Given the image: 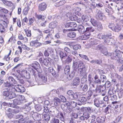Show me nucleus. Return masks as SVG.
<instances>
[{"label":"nucleus","mask_w":123,"mask_h":123,"mask_svg":"<svg viewBox=\"0 0 123 123\" xmlns=\"http://www.w3.org/2000/svg\"><path fill=\"white\" fill-rule=\"evenodd\" d=\"M52 49L51 48H49L47 50H45L44 52V55L45 57H48L49 56V52L51 53L52 52Z\"/></svg>","instance_id":"b1692460"},{"label":"nucleus","mask_w":123,"mask_h":123,"mask_svg":"<svg viewBox=\"0 0 123 123\" xmlns=\"http://www.w3.org/2000/svg\"><path fill=\"white\" fill-rule=\"evenodd\" d=\"M94 31V28L92 27L86 28L84 34L83 35H82L81 37V39L86 40L89 39L91 35L90 32H93Z\"/></svg>","instance_id":"f03ea898"},{"label":"nucleus","mask_w":123,"mask_h":123,"mask_svg":"<svg viewBox=\"0 0 123 123\" xmlns=\"http://www.w3.org/2000/svg\"><path fill=\"white\" fill-rule=\"evenodd\" d=\"M2 2L5 5L8 6H10L12 5L11 2L6 0H3Z\"/></svg>","instance_id":"e433bc0d"},{"label":"nucleus","mask_w":123,"mask_h":123,"mask_svg":"<svg viewBox=\"0 0 123 123\" xmlns=\"http://www.w3.org/2000/svg\"><path fill=\"white\" fill-rule=\"evenodd\" d=\"M32 73L35 78H37V77L39 72L36 70L32 69Z\"/></svg>","instance_id":"5fc2aeb1"},{"label":"nucleus","mask_w":123,"mask_h":123,"mask_svg":"<svg viewBox=\"0 0 123 123\" xmlns=\"http://www.w3.org/2000/svg\"><path fill=\"white\" fill-rule=\"evenodd\" d=\"M66 26L68 27L74 28L77 26V24L74 22H70L67 23L66 24Z\"/></svg>","instance_id":"6ab92c4d"},{"label":"nucleus","mask_w":123,"mask_h":123,"mask_svg":"<svg viewBox=\"0 0 123 123\" xmlns=\"http://www.w3.org/2000/svg\"><path fill=\"white\" fill-rule=\"evenodd\" d=\"M21 102L18 98L15 99L13 100V104L15 105H19L20 104Z\"/></svg>","instance_id":"603ef678"},{"label":"nucleus","mask_w":123,"mask_h":123,"mask_svg":"<svg viewBox=\"0 0 123 123\" xmlns=\"http://www.w3.org/2000/svg\"><path fill=\"white\" fill-rule=\"evenodd\" d=\"M8 79L9 80V82L12 86L16 83L17 81H15L12 77L9 76L8 77Z\"/></svg>","instance_id":"5701e85b"},{"label":"nucleus","mask_w":123,"mask_h":123,"mask_svg":"<svg viewBox=\"0 0 123 123\" xmlns=\"http://www.w3.org/2000/svg\"><path fill=\"white\" fill-rule=\"evenodd\" d=\"M66 3V1L65 0H62L55 3L54 4V5L56 7H59L62 6Z\"/></svg>","instance_id":"f8f14e48"},{"label":"nucleus","mask_w":123,"mask_h":123,"mask_svg":"<svg viewBox=\"0 0 123 123\" xmlns=\"http://www.w3.org/2000/svg\"><path fill=\"white\" fill-rule=\"evenodd\" d=\"M72 17H73V19H71L72 20L77 21L78 23L80 24H81L82 23V19L81 18H78L75 15H73V16H72Z\"/></svg>","instance_id":"a878e982"},{"label":"nucleus","mask_w":123,"mask_h":123,"mask_svg":"<svg viewBox=\"0 0 123 123\" xmlns=\"http://www.w3.org/2000/svg\"><path fill=\"white\" fill-rule=\"evenodd\" d=\"M47 6V5L44 2H43L39 4L38 6V10L40 11H43L46 10Z\"/></svg>","instance_id":"6e6552de"},{"label":"nucleus","mask_w":123,"mask_h":123,"mask_svg":"<svg viewBox=\"0 0 123 123\" xmlns=\"http://www.w3.org/2000/svg\"><path fill=\"white\" fill-rule=\"evenodd\" d=\"M105 35H103L102 33H99L97 36V38L100 39L105 38Z\"/></svg>","instance_id":"09e8293b"},{"label":"nucleus","mask_w":123,"mask_h":123,"mask_svg":"<svg viewBox=\"0 0 123 123\" xmlns=\"http://www.w3.org/2000/svg\"><path fill=\"white\" fill-rule=\"evenodd\" d=\"M38 77L40 78L41 80L42 81H43V82H45V81H44L46 78L44 76L42 73L39 72L38 74Z\"/></svg>","instance_id":"473e14b6"},{"label":"nucleus","mask_w":123,"mask_h":123,"mask_svg":"<svg viewBox=\"0 0 123 123\" xmlns=\"http://www.w3.org/2000/svg\"><path fill=\"white\" fill-rule=\"evenodd\" d=\"M101 80L99 79H98L97 80H95L94 81V83L97 85V86H98V85H99L101 84Z\"/></svg>","instance_id":"69168bd1"},{"label":"nucleus","mask_w":123,"mask_h":123,"mask_svg":"<svg viewBox=\"0 0 123 123\" xmlns=\"http://www.w3.org/2000/svg\"><path fill=\"white\" fill-rule=\"evenodd\" d=\"M22 47L19 46L18 47V48L19 49V51L17 50L15 52V54L16 55H18L19 54H21L22 52Z\"/></svg>","instance_id":"37998d69"},{"label":"nucleus","mask_w":123,"mask_h":123,"mask_svg":"<svg viewBox=\"0 0 123 123\" xmlns=\"http://www.w3.org/2000/svg\"><path fill=\"white\" fill-rule=\"evenodd\" d=\"M54 105L56 107L59 106L60 103L61 101L57 97H55L53 99Z\"/></svg>","instance_id":"4be33fe9"},{"label":"nucleus","mask_w":123,"mask_h":123,"mask_svg":"<svg viewBox=\"0 0 123 123\" xmlns=\"http://www.w3.org/2000/svg\"><path fill=\"white\" fill-rule=\"evenodd\" d=\"M29 118L28 117H24L23 116L22 118L20 119L18 121H17V123H25L28 120Z\"/></svg>","instance_id":"ddd939ff"},{"label":"nucleus","mask_w":123,"mask_h":123,"mask_svg":"<svg viewBox=\"0 0 123 123\" xmlns=\"http://www.w3.org/2000/svg\"><path fill=\"white\" fill-rule=\"evenodd\" d=\"M64 73L66 74H68L70 71V68L69 66L67 65L64 69Z\"/></svg>","instance_id":"ea45409f"},{"label":"nucleus","mask_w":123,"mask_h":123,"mask_svg":"<svg viewBox=\"0 0 123 123\" xmlns=\"http://www.w3.org/2000/svg\"><path fill=\"white\" fill-rule=\"evenodd\" d=\"M75 73L73 71L70 74H67V78L68 80H71L75 75Z\"/></svg>","instance_id":"c85d7f7f"},{"label":"nucleus","mask_w":123,"mask_h":123,"mask_svg":"<svg viewBox=\"0 0 123 123\" xmlns=\"http://www.w3.org/2000/svg\"><path fill=\"white\" fill-rule=\"evenodd\" d=\"M86 98L85 97H81L80 98V101L83 104L86 103Z\"/></svg>","instance_id":"8fccbe9b"},{"label":"nucleus","mask_w":123,"mask_h":123,"mask_svg":"<svg viewBox=\"0 0 123 123\" xmlns=\"http://www.w3.org/2000/svg\"><path fill=\"white\" fill-rule=\"evenodd\" d=\"M91 22L92 25L94 26H96L98 24V22H97L94 18H91Z\"/></svg>","instance_id":"a18cd8bd"},{"label":"nucleus","mask_w":123,"mask_h":123,"mask_svg":"<svg viewBox=\"0 0 123 123\" xmlns=\"http://www.w3.org/2000/svg\"><path fill=\"white\" fill-rule=\"evenodd\" d=\"M122 52L120 50H116L114 53H111L110 55L111 58L116 60L120 63H123V58L122 57Z\"/></svg>","instance_id":"f257e3e1"},{"label":"nucleus","mask_w":123,"mask_h":123,"mask_svg":"<svg viewBox=\"0 0 123 123\" xmlns=\"http://www.w3.org/2000/svg\"><path fill=\"white\" fill-rule=\"evenodd\" d=\"M13 88L16 91L20 92H24L25 90V88L21 85L16 86Z\"/></svg>","instance_id":"9d476101"},{"label":"nucleus","mask_w":123,"mask_h":123,"mask_svg":"<svg viewBox=\"0 0 123 123\" xmlns=\"http://www.w3.org/2000/svg\"><path fill=\"white\" fill-rule=\"evenodd\" d=\"M116 25L112 23H110L109 24V28L113 31V30L114 29V27Z\"/></svg>","instance_id":"338daca9"},{"label":"nucleus","mask_w":123,"mask_h":123,"mask_svg":"<svg viewBox=\"0 0 123 123\" xmlns=\"http://www.w3.org/2000/svg\"><path fill=\"white\" fill-rule=\"evenodd\" d=\"M70 105L72 107L75 108L77 106V103L75 102L72 101L71 102Z\"/></svg>","instance_id":"e2e57ef3"},{"label":"nucleus","mask_w":123,"mask_h":123,"mask_svg":"<svg viewBox=\"0 0 123 123\" xmlns=\"http://www.w3.org/2000/svg\"><path fill=\"white\" fill-rule=\"evenodd\" d=\"M60 55L61 58V60L62 61L63 60V59H64V58H65L64 56V53L62 51H61L60 52Z\"/></svg>","instance_id":"bf43d9fd"},{"label":"nucleus","mask_w":123,"mask_h":123,"mask_svg":"<svg viewBox=\"0 0 123 123\" xmlns=\"http://www.w3.org/2000/svg\"><path fill=\"white\" fill-rule=\"evenodd\" d=\"M30 9L29 6L27 5V6L26 7L23 11V14L25 15H26L28 13V12Z\"/></svg>","instance_id":"c9c22d12"},{"label":"nucleus","mask_w":123,"mask_h":123,"mask_svg":"<svg viewBox=\"0 0 123 123\" xmlns=\"http://www.w3.org/2000/svg\"><path fill=\"white\" fill-rule=\"evenodd\" d=\"M94 105L97 107H99V104H102V102L101 103H100L99 102V100L98 99L95 98L94 100Z\"/></svg>","instance_id":"4c0bfd02"},{"label":"nucleus","mask_w":123,"mask_h":123,"mask_svg":"<svg viewBox=\"0 0 123 123\" xmlns=\"http://www.w3.org/2000/svg\"><path fill=\"white\" fill-rule=\"evenodd\" d=\"M31 46L35 48H37L42 45V43L38 42L37 40H32L30 43Z\"/></svg>","instance_id":"0eeeda50"},{"label":"nucleus","mask_w":123,"mask_h":123,"mask_svg":"<svg viewBox=\"0 0 123 123\" xmlns=\"http://www.w3.org/2000/svg\"><path fill=\"white\" fill-rule=\"evenodd\" d=\"M32 67L34 68L35 70L39 69L40 68L41 66L38 62L36 61L34 62L33 64Z\"/></svg>","instance_id":"4468645a"},{"label":"nucleus","mask_w":123,"mask_h":123,"mask_svg":"<svg viewBox=\"0 0 123 123\" xmlns=\"http://www.w3.org/2000/svg\"><path fill=\"white\" fill-rule=\"evenodd\" d=\"M95 91L92 90L88 91L87 92L88 94V96L87 97L88 99H90L91 96L92 95H93V96H97V94L96 95L94 94V93H95Z\"/></svg>","instance_id":"a211bd4d"},{"label":"nucleus","mask_w":123,"mask_h":123,"mask_svg":"<svg viewBox=\"0 0 123 123\" xmlns=\"http://www.w3.org/2000/svg\"><path fill=\"white\" fill-rule=\"evenodd\" d=\"M64 52L68 55L70 54L71 50L70 49L67 47H65L64 48Z\"/></svg>","instance_id":"c03bdc74"},{"label":"nucleus","mask_w":123,"mask_h":123,"mask_svg":"<svg viewBox=\"0 0 123 123\" xmlns=\"http://www.w3.org/2000/svg\"><path fill=\"white\" fill-rule=\"evenodd\" d=\"M76 34L75 32L72 31L69 32L68 34V37L73 38L75 37Z\"/></svg>","instance_id":"2f4dec72"},{"label":"nucleus","mask_w":123,"mask_h":123,"mask_svg":"<svg viewBox=\"0 0 123 123\" xmlns=\"http://www.w3.org/2000/svg\"><path fill=\"white\" fill-rule=\"evenodd\" d=\"M96 26L97 29L99 31H101L103 29V27L101 22H98V24Z\"/></svg>","instance_id":"a19ab883"},{"label":"nucleus","mask_w":123,"mask_h":123,"mask_svg":"<svg viewBox=\"0 0 123 123\" xmlns=\"http://www.w3.org/2000/svg\"><path fill=\"white\" fill-rule=\"evenodd\" d=\"M111 106L109 105H108V106L104 109V112L106 114L109 113V112L108 111L110 109Z\"/></svg>","instance_id":"680f3d73"},{"label":"nucleus","mask_w":123,"mask_h":123,"mask_svg":"<svg viewBox=\"0 0 123 123\" xmlns=\"http://www.w3.org/2000/svg\"><path fill=\"white\" fill-rule=\"evenodd\" d=\"M43 120L46 121H49L50 119V117L48 113H44L43 115Z\"/></svg>","instance_id":"412c9836"},{"label":"nucleus","mask_w":123,"mask_h":123,"mask_svg":"<svg viewBox=\"0 0 123 123\" xmlns=\"http://www.w3.org/2000/svg\"><path fill=\"white\" fill-rule=\"evenodd\" d=\"M6 23L3 20H0V31L1 33L4 32L5 31V29L3 25H6Z\"/></svg>","instance_id":"1a4fd4ad"},{"label":"nucleus","mask_w":123,"mask_h":123,"mask_svg":"<svg viewBox=\"0 0 123 123\" xmlns=\"http://www.w3.org/2000/svg\"><path fill=\"white\" fill-rule=\"evenodd\" d=\"M2 104L4 106H7L8 105L10 107H12L13 108H17L18 106L16 105H14V106H12V103H9L8 104L7 103H6V102H3L2 103Z\"/></svg>","instance_id":"79ce46f5"},{"label":"nucleus","mask_w":123,"mask_h":123,"mask_svg":"<svg viewBox=\"0 0 123 123\" xmlns=\"http://www.w3.org/2000/svg\"><path fill=\"white\" fill-rule=\"evenodd\" d=\"M22 48L24 49L27 51H29L30 50V48L27 47L25 44H23L22 46Z\"/></svg>","instance_id":"4d7b16f0"},{"label":"nucleus","mask_w":123,"mask_h":123,"mask_svg":"<svg viewBox=\"0 0 123 123\" xmlns=\"http://www.w3.org/2000/svg\"><path fill=\"white\" fill-rule=\"evenodd\" d=\"M82 115L86 120L88 119L90 117V116L88 112L87 111H84V112Z\"/></svg>","instance_id":"f704fd0d"},{"label":"nucleus","mask_w":123,"mask_h":123,"mask_svg":"<svg viewBox=\"0 0 123 123\" xmlns=\"http://www.w3.org/2000/svg\"><path fill=\"white\" fill-rule=\"evenodd\" d=\"M35 17L38 19H41L42 20H44L45 18L44 16L41 15L37 14L35 15Z\"/></svg>","instance_id":"72a5a7b5"},{"label":"nucleus","mask_w":123,"mask_h":123,"mask_svg":"<svg viewBox=\"0 0 123 123\" xmlns=\"http://www.w3.org/2000/svg\"><path fill=\"white\" fill-rule=\"evenodd\" d=\"M18 98L20 102H21V101H22L25 99V98L24 96L20 95H18Z\"/></svg>","instance_id":"0e129e2a"},{"label":"nucleus","mask_w":123,"mask_h":123,"mask_svg":"<svg viewBox=\"0 0 123 123\" xmlns=\"http://www.w3.org/2000/svg\"><path fill=\"white\" fill-rule=\"evenodd\" d=\"M78 31L81 33H83L84 32H85V29L84 27L82 25H80L78 26L77 29Z\"/></svg>","instance_id":"cd10ccee"},{"label":"nucleus","mask_w":123,"mask_h":123,"mask_svg":"<svg viewBox=\"0 0 123 123\" xmlns=\"http://www.w3.org/2000/svg\"><path fill=\"white\" fill-rule=\"evenodd\" d=\"M122 94H123V89L121 88L118 92V95L119 97H122Z\"/></svg>","instance_id":"774afa93"},{"label":"nucleus","mask_w":123,"mask_h":123,"mask_svg":"<svg viewBox=\"0 0 123 123\" xmlns=\"http://www.w3.org/2000/svg\"><path fill=\"white\" fill-rule=\"evenodd\" d=\"M57 117L59 118L62 121H63L64 120V117L62 112L61 111H59L57 114Z\"/></svg>","instance_id":"393cba45"},{"label":"nucleus","mask_w":123,"mask_h":123,"mask_svg":"<svg viewBox=\"0 0 123 123\" xmlns=\"http://www.w3.org/2000/svg\"><path fill=\"white\" fill-rule=\"evenodd\" d=\"M6 91L4 92L3 95L6 97H7L9 99H12L14 98L16 95L15 93L12 92L10 91V88H6Z\"/></svg>","instance_id":"7ed1b4c3"},{"label":"nucleus","mask_w":123,"mask_h":123,"mask_svg":"<svg viewBox=\"0 0 123 123\" xmlns=\"http://www.w3.org/2000/svg\"><path fill=\"white\" fill-rule=\"evenodd\" d=\"M81 48V46L79 44H77L73 46V49L74 50H76L80 49Z\"/></svg>","instance_id":"de8ad7c7"},{"label":"nucleus","mask_w":123,"mask_h":123,"mask_svg":"<svg viewBox=\"0 0 123 123\" xmlns=\"http://www.w3.org/2000/svg\"><path fill=\"white\" fill-rule=\"evenodd\" d=\"M59 120L57 118H54L52 119L51 121V123H59Z\"/></svg>","instance_id":"864d4df0"},{"label":"nucleus","mask_w":123,"mask_h":123,"mask_svg":"<svg viewBox=\"0 0 123 123\" xmlns=\"http://www.w3.org/2000/svg\"><path fill=\"white\" fill-rule=\"evenodd\" d=\"M71 7L70 6L68 5H66L65 6L63 9L66 11H69L70 10Z\"/></svg>","instance_id":"052dcab7"},{"label":"nucleus","mask_w":123,"mask_h":123,"mask_svg":"<svg viewBox=\"0 0 123 123\" xmlns=\"http://www.w3.org/2000/svg\"><path fill=\"white\" fill-rule=\"evenodd\" d=\"M18 38L19 40H23V43H25L28 42V39L26 37H24L22 34H19L18 35Z\"/></svg>","instance_id":"9b49d317"},{"label":"nucleus","mask_w":123,"mask_h":123,"mask_svg":"<svg viewBox=\"0 0 123 123\" xmlns=\"http://www.w3.org/2000/svg\"><path fill=\"white\" fill-rule=\"evenodd\" d=\"M19 111L17 109H12L11 108L8 109L6 111V114L7 117L9 118H12L13 116V114L12 113H18L19 112Z\"/></svg>","instance_id":"20e7f679"},{"label":"nucleus","mask_w":123,"mask_h":123,"mask_svg":"<svg viewBox=\"0 0 123 123\" xmlns=\"http://www.w3.org/2000/svg\"><path fill=\"white\" fill-rule=\"evenodd\" d=\"M36 111H40L42 109L41 106L39 105H36L35 106Z\"/></svg>","instance_id":"49530a36"},{"label":"nucleus","mask_w":123,"mask_h":123,"mask_svg":"<svg viewBox=\"0 0 123 123\" xmlns=\"http://www.w3.org/2000/svg\"><path fill=\"white\" fill-rule=\"evenodd\" d=\"M121 27L118 25L116 24L115 25L113 31L116 32H118L121 30Z\"/></svg>","instance_id":"c756f323"},{"label":"nucleus","mask_w":123,"mask_h":123,"mask_svg":"<svg viewBox=\"0 0 123 123\" xmlns=\"http://www.w3.org/2000/svg\"><path fill=\"white\" fill-rule=\"evenodd\" d=\"M11 57L7 55H5L3 59L4 60H5L6 62H9L10 61Z\"/></svg>","instance_id":"3c124183"},{"label":"nucleus","mask_w":123,"mask_h":123,"mask_svg":"<svg viewBox=\"0 0 123 123\" xmlns=\"http://www.w3.org/2000/svg\"><path fill=\"white\" fill-rule=\"evenodd\" d=\"M49 60H51V59L49 57L44 58L43 59L42 57H41L39 58V61L41 64H44L47 66L50 62Z\"/></svg>","instance_id":"423d86ee"},{"label":"nucleus","mask_w":123,"mask_h":123,"mask_svg":"<svg viewBox=\"0 0 123 123\" xmlns=\"http://www.w3.org/2000/svg\"><path fill=\"white\" fill-rule=\"evenodd\" d=\"M105 89V87L101 85L98 86L96 87L95 92H101L103 91Z\"/></svg>","instance_id":"f3484780"},{"label":"nucleus","mask_w":123,"mask_h":123,"mask_svg":"<svg viewBox=\"0 0 123 123\" xmlns=\"http://www.w3.org/2000/svg\"><path fill=\"white\" fill-rule=\"evenodd\" d=\"M96 121L98 123H104L105 119L104 117L99 116L97 118Z\"/></svg>","instance_id":"aec40b11"},{"label":"nucleus","mask_w":123,"mask_h":123,"mask_svg":"<svg viewBox=\"0 0 123 123\" xmlns=\"http://www.w3.org/2000/svg\"><path fill=\"white\" fill-rule=\"evenodd\" d=\"M16 71L19 74L22 78H25L27 79L30 78V75L28 72H27L26 71L23 70L20 72L19 70H18Z\"/></svg>","instance_id":"39448f33"},{"label":"nucleus","mask_w":123,"mask_h":123,"mask_svg":"<svg viewBox=\"0 0 123 123\" xmlns=\"http://www.w3.org/2000/svg\"><path fill=\"white\" fill-rule=\"evenodd\" d=\"M78 68L79 69L83 68H85L84 64L82 62H80L78 64Z\"/></svg>","instance_id":"13d9d810"},{"label":"nucleus","mask_w":123,"mask_h":123,"mask_svg":"<svg viewBox=\"0 0 123 123\" xmlns=\"http://www.w3.org/2000/svg\"><path fill=\"white\" fill-rule=\"evenodd\" d=\"M78 70L80 75L81 76H84L86 74V70L85 68L79 69Z\"/></svg>","instance_id":"dca6fc26"},{"label":"nucleus","mask_w":123,"mask_h":123,"mask_svg":"<svg viewBox=\"0 0 123 123\" xmlns=\"http://www.w3.org/2000/svg\"><path fill=\"white\" fill-rule=\"evenodd\" d=\"M26 36L28 37H31V31L29 29H24Z\"/></svg>","instance_id":"7c9ffc66"},{"label":"nucleus","mask_w":123,"mask_h":123,"mask_svg":"<svg viewBox=\"0 0 123 123\" xmlns=\"http://www.w3.org/2000/svg\"><path fill=\"white\" fill-rule=\"evenodd\" d=\"M81 88H82V90L83 91V92H86L87 90L88 86L87 85L85 84L83 86V85L81 86Z\"/></svg>","instance_id":"58836bf2"},{"label":"nucleus","mask_w":123,"mask_h":123,"mask_svg":"<svg viewBox=\"0 0 123 123\" xmlns=\"http://www.w3.org/2000/svg\"><path fill=\"white\" fill-rule=\"evenodd\" d=\"M57 24L56 22L54 21L50 23L49 25V27L51 29L55 28L57 26Z\"/></svg>","instance_id":"bb28decb"},{"label":"nucleus","mask_w":123,"mask_h":123,"mask_svg":"<svg viewBox=\"0 0 123 123\" xmlns=\"http://www.w3.org/2000/svg\"><path fill=\"white\" fill-rule=\"evenodd\" d=\"M80 83V79L79 78L76 77L74 78L73 81V85L74 86H77Z\"/></svg>","instance_id":"2eb2a0df"},{"label":"nucleus","mask_w":123,"mask_h":123,"mask_svg":"<svg viewBox=\"0 0 123 123\" xmlns=\"http://www.w3.org/2000/svg\"><path fill=\"white\" fill-rule=\"evenodd\" d=\"M97 6V4L94 2H92L91 3L90 7L91 9H94Z\"/></svg>","instance_id":"6e6d98bb"}]
</instances>
